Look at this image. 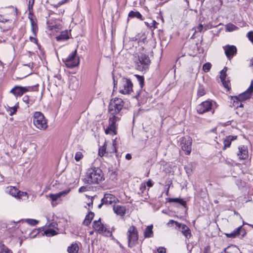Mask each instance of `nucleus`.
<instances>
[{
    "instance_id": "0eeeda50",
    "label": "nucleus",
    "mask_w": 253,
    "mask_h": 253,
    "mask_svg": "<svg viewBox=\"0 0 253 253\" xmlns=\"http://www.w3.org/2000/svg\"><path fill=\"white\" fill-rule=\"evenodd\" d=\"M133 84L131 81L126 78H122L120 85V92L123 94H129L132 91Z\"/></svg>"
},
{
    "instance_id": "69168bd1",
    "label": "nucleus",
    "mask_w": 253,
    "mask_h": 253,
    "mask_svg": "<svg viewBox=\"0 0 253 253\" xmlns=\"http://www.w3.org/2000/svg\"><path fill=\"white\" fill-rule=\"evenodd\" d=\"M105 205V204H102V199H101V203H100L99 205H98V208L99 209H100V208L102 207V205Z\"/></svg>"
},
{
    "instance_id": "c9c22d12",
    "label": "nucleus",
    "mask_w": 253,
    "mask_h": 253,
    "mask_svg": "<svg viewBox=\"0 0 253 253\" xmlns=\"http://www.w3.org/2000/svg\"><path fill=\"white\" fill-rule=\"evenodd\" d=\"M26 221L28 224L32 226H35L39 222L38 220L33 219H27Z\"/></svg>"
},
{
    "instance_id": "f704fd0d",
    "label": "nucleus",
    "mask_w": 253,
    "mask_h": 253,
    "mask_svg": "<svg viewBox=\"0 0 253 253\" xmlns=\"http://www.w3.org/2000/svg\"><path fill=\"white\" fill-rule=\"evenodd\" d=\"M211 64L207 62L204 64L203 66V70L205 72H208L210 71L211 68Z\"/></svg>"
},
{
    "instance_id": "7ed1b4c3",
    "label": "nucleus",
    "mask_w": 253,
    "mask_h": 253,
    "mask_svg": "<svg viewBox=\"0 0 253 253\" xmlns=\"http://www.w3.org/2000/svg\"><path fill=\"white\" fill-rule=\"evenodd\" d=\"M150 62L149 56L142 53L138 54L134 59L135 68L139 71H146L149 68Z\"/></svg>"
},
{
    "instance_id": "a19ab883",
    "label": "nucleus",
    "mask_w": 253,
    "mask_h": 253,
    "mask_svg": "<svg viewBox=\"0 0 253 253\" xmlns=\"http://www.w3.org/2000/svg\"><path fill=\"white\" fill-rule=\"evenodd\" d=\"M233 106H234L235 107H236V106L237 105H239V104L240 102H242V101L241 100H240V98H238V99H236L234 97H233Z\"/></svg>"
},
{
    "instance_id": "09e8293b",
    "label": "nucleus",
    "mask_w": 253,
    "mask_h": 253,
    "mask_svg": "<svg viewBox=\"0 0 253 253\" xmlns=\"http://www.w3.org/2000/svg\"><path fill=\"white\" fill-rule=\"evenodd\" d=\"M204 253H211L210 246H208L204 248Z\"/></svg>"
},
{
    "instance_id": "e2e57ef3",
    "label": "nucleus",
    "mask_w": 253,
    "mask_h": 253,
    "mask_svg": "<svg viewBox=\"0 0 253 253\" xmlns=\"http://www.w3.org/2000/svg\"><path fill=\"white\" fill-rule=\"evenodd\" d=\"M175 222V221L172 220V219H170L169 222L168 223V225H169L170 224H173V223H174Z\"/></svg>"
},
{
    "instance_id": "cd10ccee",
    "label": "nucleus",
    "mask_w": 253,
    "mask_h": 253,
    "mask_svg": "<svg viewBox=\"0 0 253 253\" xmlns=\"http://www.w3.org/2000/svg\"><path fill=\"white\" fill-rule=\"evenodd\" d=\"M168 202L170 203L175 202L179 203V204L183 206L185 208H186V201L183 200L182 199L180 198H169L168 199Z\"/></svg>"
},
{
    "instance_id": "49530a36",
    "label": "nucleus",
    "mask_w": 253,
    "mask_h": 253,
    "mask_svg": "<svg viewBox=\"0 0 253 253\" xmlns=\"http://www.w3.org/2000/svg\"><path fill=\"white\" fill-rule=\"evenodd\" d=\"M146 189V184L145 183H141L140 186V190L142 193H144V190Z\"/></svg>"
},
{
    "instance_id": "2f4dec72",
    "label": "nucleus",
    "mask_w": 253,
    "mask_h": 253,
    "mask_svg": "<svg viewBox=\"0 0 253 253\" xmlns=\"http://www.w3.org/2000/svg\"><path fill=\"white\" fill-rule=\"evenodd\" d=\"M23 101L28 105H32L34 103V100L30 98L28 95H25L23 98Z\"/></svg>"
},
{
    "instance_id": "a18cd8bd",
    "label": "nucleus",
    "mask_w": 253,
    "mask_h": 253,
    "mask_svg": "<svg viewBox=\"0 0 253 253\" xmlns=\"http://www.w3.org/2000/svg\"><path fill=\"white\" fill-rule=\"evenodd\" d=\"M31 0L29 1L28 9L30 11V12H33V6L34 3V0H32V4H30Z\"/></svg>"
},
{
    "instance_id": "3c124183",
    "label": "nucleus",
    "mask_w": 253,
    "mask_h": 253,
    "mask_svg": "<svg viewBox=\"0 0 253 253\" xmlns=\"http://www.w3.org/2000/svg\"><path fill=\"white\" fill-rule=\"evenodd\" d=\"M158 24V23H157L155 20H153L151 24V27H153L154 29H155L157 28V25Z\"/></svg>"
},
{
    "instance_id": "680f3d73",
    "label": "nucleus",
    "mask_w": 253,
    "mask_h": 253,
    "mask_svg": "<svg viewBox=\"0 0 253 253\" xmlns=\"http://www.w3.org/2000/svg\"><path fill=\"white\" fill-rule=\"evenodd\" d=\"M3 245L1 242H0V252L3 250Z\"/></svg>"
},
{
    "instance_id": "aec40b11",
    "label": "nucleus",
    "mask_w": 253,
    "mask_h": 253,
    "mask_svg": "<svg viewBox=\"0 0 253 253\" xmlns=\"http://www.w3.org/2000/svg\"><path fill=\"white\" fill-rule=\"evenodd\" d=\"M237 136L229 135L225 138L223 141L224 149L229 147L232 141L237 139Z\"/></svg>"
},
{
    "instance_id": "f257e3e1",
    "label": "nucleus",
    "mask_w": 253,
    "mask_h": 253,
    "mask_svg": "<svg viewBox=\"0 0 253 253\" xmlns=\"http://www.w3.org/2000/svg\"><path fill=\"white\" fill-rule=\"evenodd\" d=\"M124 106V102L121 98H115L110 101L108 106L109 125L105 129L106 134L113 135L117 134L118 125L116 123L121 120Z\"/></svg>"
},
{
    "instance_id": "39448f33",
    "label": "nucleus",
    "mask_w": 253,
    "mask_h": 253,
    "mask_svg": "<svg viewBox=\"0 0 253 253\" xmlns=\"http://www.w3.org/2000/svg\"><path fill=\"white\" fill-rule=\"evenodd\" d=\"M128 240V246L132 248L137 243L138 239V231L136 228L133 226H131L128 229L126 233Z\"/></svg>"
},
{
    "instance_id": "4d7b16f0",
    "label": "nucleus",
    "mask_w": 253,
    "mask_h": 253,
    "mask_svg": "<svg viewBox=\"0 0 253 253\" xmlns=\"http://www.w3.org/2000/svg\"><path fill=\"white\" fill-rule=\"evenodd\" d=\"M27 195V193L26 192H21L20 194H18L17 197L20 198V197H21L22 196H26Z\"/></svg>"
},
{
    "instance_id": "e433bc0d",
    "label": "nucleus",
    "mask_w": 253,
    "mask_h": 253,
    "mask_svg": "<svg viewBox=\"0 0 253 253\" xmlns=\"http://www.w3.org/2000/svg\"><path fill=\"white\" fill-rule=\"evenodd\" d=\"M204 29L205 31L207 30L206 26L204 27L203 24L200 23L197 27L195 28V32H201L203 29Z\"/></svg>"
},
{
    "instance_id": "20e7f679",
    "label": "nucleus",
    "mask_w": 253,
    "mask_h": 253,
    "mask_svg": "<svg viewBox=\"0 0 253 253\" xmlns=\"http://www.w3.org/2000/svg\"><path fill=\"white\" fill-rule=\"evenodd\" d=\"M33 122L35 126L40 129L44 130L47 127V121L43 115L40 112H35Z\"/></svg>"
},
{
    "instance_id": "bb28decb",
    "label": "nucleus",
    "mask_w": 253,
    "mask_h": 253,
    "mask_svg": "<svg viewBox=\"0 0 253 253\" xmlns=\"http://www.w3.org/2000/svg\"><path fill=\"white\" fill-rule=\"evenodd\" d=\"M128 17L130 18H136L140 20H143L142 15L138 11H130L128 13Z\"/></svg>"
},
{
    "instance_id": "bf43d9fd",
    "label": "nucleus",
    "mask_w": 253,
    "mask_h": 253,
    "mask_svg": "<svg viewBox=\"0 0 253 253\" xmlns=\"http://www.w3.org/2000/svg\"><path fill=\"white\" fill-rule=\"evenodd\" d=\"M131 154H127L126 155V160H129L131 159Z\"/></svg>"
},
{
    "instance_id": "5fc2aeb1",
    "label": "nucleus",
    "mask_w": 253,
    "mask_h": 253,
    "mask_svg": "<svg viewBox=\"0 0 253 253\" xmlns=\"http://www.w3.org/2000/svg\"><path fill=\"white\" fill-rule=\"evenodd\" d=\"M30 40L31 42H33L34 43H37V42H38V40L36 38V37H30Z\"/></svg>"
},
{
    "instance_id": "9b49d317",
    "label": "nucleus",
    "mask_w": 253,
    "mask_h": 253,
    "mask_svg": "<svg viewBox=\"0 0 253 253\" xmlns=\"http://www.w3.org/2000/svg\"><path fill=\"white\" fill-rule=\"evenodd\" d=\"M253 92V81H252L251 84L248 89L245 92L239 94V96H234L236 99L240 98L242 101H245L250 98L252 93Z\"/></svg>"
},
{
    "instance_id": "473e14b6",
    "label": "nucleus",
    "mask_w": 253,
    "mask_h": 253,
    "mask_svg": "<svg viewBox=\"0 0 253 253\" xmlns=\"http://www.w3.org/2000/svg\"><path fill=\"white\" fill-rule=\"evenodd\" d=\"M227 67H225L221 71H220V78L221 80V81H223V80H226V71H227Z\"/></svg>"
},
{
    "instance_id": "5701e85b",
    "label": "nucleus",
    "mask_w": 253,
    "mask_h": 253,
    "mask_svg": "<svg viewBox=\"0 0 253 253\" xmlns=\"http://www.w3.org/2000/svg\"><path fill=\"white\" fill-rule=\"evenodd\" d=\"M153 225H150L146 227L144 232V236L145 238L153 236Z\"/></svg>"
},
{
    "instance_id": "7c9ffc66",
    "label": "nucleus",
    "mask_w": 253,
    "mask_h": 253,
    "mask_svg": "<svg viewBox=\"0 0 253 253\" xmlns=\"http://www.w3.org/2000/svg\"><path fill=\"white\" fill-rule=\"evenodd\" d=\"M135 77L136 78L137 81L139 82L140 87L142 88L144 85V77L138 75H135Z\"/></svg>"
},
{
    "instance_id": "393cba45",
    "label": "nucleus",
    "mask_w": 253,
    "mask_h": 253,
    "mask_svg": "<svg viewBox=\"0 0 253 253\" xmlns=\"http://www.w3.org/2000/svg\"><path fill=\"white\" fill-rule=\"evenodd\" d=\"M29 19L31 22V30L33 33V34L34 37L37 36V33L38 30V28L37 23L34 21L33 17H30L29 16Z\"/></svg>"
},
{
    "instance_id": "2eb2a0df",
    "label": "nucleus",
    "mask_w": 253,
    "mask_h": 253,
    "mask_svg": "<svg viewBox=\"0 0 253 253\" xmlns=\"http://www.w3.org/2000/svg\"><path fill=\"white\" fill-rule=\"evenodd\" d=\"M242 231H243V234L242 235V236L244 237L246 234V232H245V230L243 229L242 225H241L238 227L231 233H225V235L228 238H233L236 237L237 235H239L240 233Z\"/></svg>"
},
{
    "instance_id": "0e129e2a",
    "label": "nucleus",
    "mask_w": 253,
    "mask_h": 253,
    "mask_svg": "<svg viewBox=\"0 0 253 253\" xmlns=\"http://www.w3.org/2000/svg\"><path fill=\"white\" fill-rule=\"evenodd\" d=\"M47 24L48 25V26L49 27L50 30H53V26H50L49 25V21H47Z\"/></svg>"
},
{
    "instance_id": "b1692460",
    "label": "nucleus",
    "mask_w": 253,
    "mask_h": 253,
    "mask_svg": "<svg viewBox=\"0 0 253 253\" xmlns=\"http://www.w3.org/2000/svg\"><path fill=\"white\" fill-rule=\"evenodd\" d=\"M94 216V212L90 211L85 216V219H84V222H83L84 224L86 225V226H88L90 224V223H91V221H92Z\"/></svg>"
},
{
    "instance_id": "4c0bfd02",
    "label": "nucleus",
    "mask_w": 253,
    "mask_h": 253,
    "mask_svg": "<svg viewBox=\"0 0 253 253\" xmlns=\"http://www.w3.org/2000/svg\"><path fill=\"white\" fill-rule=\"evenodd\" d=\"M83 155L81 152H77L75 156V159L76 161L78 162L82 159Z\"/></svg>"
},
{
    "instance_id": "774afa93",
    "label": "nucleus",
    "mask_w": 253,
    "mask_h": 253,
    "mask_svg": "<svg viewBox=\"0 0 253 253\" xmlns=\"http://www.w3.org/2000/svg\"><path fill=\"white\" fill-rule=\"evenodd\" d=\"M238 107H243V104L240 102L239 104V105H237L236 106V108H238Z\"/></svg>"
},
{
    "instance_id": "c03bdc74",
    "label": "nucleus",
    "mask_w": 253,
    "mask_h": 253,
    "mask_svg": "<svg viewBox=\"0 0 253 253\" xmlns=\"http://www.w3.org/2000/svg\"><path fill=\"white\" fill-rule=\"evenodd\" d=\"M10 20L8 19L4 18L3 16L0 15V23H4L5 22H9Z\"/></svg>"
},
{
    "instance_id": "1a4fd4ad",
    "label": "nucleus",
    "mask_w": 253,
    "mask_h": 253,
    "mask_svg": "<svg viewBox=\"0 0 253 253\" xmlns=\"http://www.w3.org/2000/svg\"><path fill=\"white\" fill-rule=\"evenodd\" d=\"M192 138L190 137H182L180 142V147L185 155H189L191 152Z\"/></svg>"
},
{
    "instance_id": "052dcab7",
    "label": "nucleus",
    "mask_w": 253,
    "mask_h": 253,
    "mask_svg": "<svg viewBox=\"0 0 253 253\" xmlns=\"http://www.w3.org/2000/svg\"><path fill=\"white\" fill-rule=\"evenodd\" d=\"M68 1H69V0H62L61 1H60L58 3V4L59 5L63 4L65 3V2H67Z\"/></svg>"
},
{
    "instance_id": "f3484780",
    "label": "nucleus",
    "mask_w": 253,
    "mask_h": 253,
    "mask_svg": "<svg viewBox=\"0 0 253 253\" xmlns=\"http://www.w3.org/2000/svg\"><path fill=\"white\" fill-rule=\"evenodd\" d=\"M70 191V189L65 190L55 194H50L49 197L51 200H52V201H55L61 197L66 196L68 193H69Z\"/></svg>"
},
{
    "instance_id": "f03ea898",
    "label": "nucleus",
    "mask_w": 253,
    "mask_h": 253,
    "mask_svg": "<svg viewBox=\"0 0 253 253\" xmlns=\"http://www.w3.org/2000/svg\"><path fill=\"white\" fill-rule=\"evenodd\" d=\"M105 179L102 170L99 168H92L86 172V181L89 184H98Z\"/></svg>"
},
{
    "instance_id": "423d86ee",
    "label": "nucleus",
    "mask_w": 253,
    "mask_h": 253,
    "mask_svg": "<svg viewBox=\"0 0 253 253\" xmlns=\"http://www.w3.org/2000/svg\"><path fill=\"white\" fill-rule=\"evenodd\" d=\"M77 50L72 52L67 58H63V62L67 68H72L79 64V58L76 57Z\"/></svg>"
},
{
    "instance_id": "4be33fe9",
    "label": "nucleus",
    "mask_w": 253,
    "mask_h": 253,
    "mask_svg": "<svg viewBox=\"0 0 253 253\" xmlns=\"http://www.w3.org/2000/svg\"><path fill=\"white\" fill-rule=\"evenodd\" d=\"M69 39V37L68 34V31L66 30L62 31L60 33V35L56 37V41L58 42L66 41Z\"/></svg>"
},
{
    "instance_id": "f8f14e48",
    "label": "nucleus",
    "mask_w": 253,
    "mask_h": 253,
    "mask_svg": "<svg viewBox=\"0 0 253 253\" xmlns=\"http://www.w3.org/2000/svg\"><path fill=\"white\" fill-rule=\"evenodd\" d=\"M227 58L230 60L237 53V48L235 45H226L223 47Z\"/></svg>"
},
{
    "instance_id": "a878e982",
    "label": "nucleus",
    "mask_w": 253,
    "mask_h": 253,
    "mask_svg": "<svg viewBox=\"0 0 253 253\" xmlns=\"http://www.w3.org/2000/svg\"><path fill=\"white\" fill-rule=\"evenodd\" d=\"M79 247L77 243L72 244L67 248V252L69 253H78Z\"/></svg>"
},
{
    "instance_id": "ddd939ff",
    "label": "nucleus",
    "mask_w": 253,
    "mask_h": 253,
    "mask_svg": "<svg viewBox=\"0 0 253 253\" xmlns=\"http://www.w3.org/2000/svg\"><path fill=\"white\" fill-rule=\"evenodd\" d=\"M102 199V204L105 205H112L118 202V199L113 195L111 194H105Z\"/></svg>"
},
{
    "instance_id": "c85d7f7f",
    "label": "nucleus",
    "mask_w": 253,
    "mask_h": 253,
    "mask_svg": "<svg viewBox=\"0 0 253 253\" xmlns=\"http://www.w3.org/2000/svg\"><path fill=\"white\" fill-rule=\"evenodd\" d=\"M44 234L46 236L50 237V236H52L56 235L57 234V232L55 230H54L53 229L49 228V229H46L44 231Z\"/></svg>"
},
{
    "instance_id": "13d9d810",
    "label": "nucleus",
    "mask_w": 253,
    "mask_h": 253,
    "mask_svg": "<svg viewBox=\"0 0 253 253\" xmlns=\"http://www.w3.org/2000/svg\"><path fill=\"white\" fill-rule=\"evenodd\" d=\"M174 224H175V225L178 227V228H182V225H183V224H181V223H179L177 221H176L175 222Z\"/></svg>"
},
{
    "instance_id": "603ef678",
    "label": "nucleus",
    "mask_w": 253,
    "mask_h": 253,
    "mask_svg": "<svg viewBox=\"0 0 253 253\" xmlns=\"http://www.w3.org/2000/svg\"><path fill=\"white\" fill-rule=\"evenodd\" d=\"M158 253H166V249L164 248H159L157 250Z\"/></svg>"
},
{
    "instance_id": "ea45409f",
    "label": "nucleus",
    "mask_w": 253,
    "mask_h": 253,
    "mask_svg": "<svg viewBox=\"0 0 253 253\" xmlns=\"http://www.w3.org/2000/svg\"><path fill=\"white\" fill-rule=\"evenodd\" d=\"M17 107L14 106V107H11L10 108L9 115L10 116H12L13 114H14L16 113V112L17 111Z\"/></svg>"
},
{
    "instance_id": "338daca9",
    "label": "nucleus",
    "mask_w": 253,
    "mask_h": 253,
    "mask_svg": "<svg viewBox=\"0 0 253 253\" xmlns=\"http://www.w3.org/2000/svg\"><path fill=\"white\" fill-rule=\"evenodd\" d=\"M113 83H114V87L115 88L117 84V82H116L115 80L114 77H113Z\"/></svg>"
},
{
    "instance_id": "6e6d98bb",
    "label": "nucleus",
    "mask_w": 253,
    "mask_h": 253,
    "mask_svg": "<svg viewBox=\"0 0 253 253\" xmlns=\"http://www.w3.org/2000/svg\"><path fill=\"white\" fill-rule=\"evenodd\" d=\"M146 184L147 186H148L149 187H151L153 186V183H152V181L151 179H149L147 182Z\"/></svg>"
},
{
    "instance_id": "4468645a",
    "label": "nucleus",
    "mask_w": 253,
    "mask_h": 253,
    "mask_svg": "<svg viewBox=\"0 0 253 253\" xmlns=\"http://www.w3.org/2000/svg\"><path fill=\"white\" fill-rule=\"evenodd\" d=\"M28 90L29 89L26 87L15 86L11 89L10 92L13 94L15 96H21Z\"/></svg>"
},
{
    "instance_id": "a211bd4d",
    "label": "nucleus",
    "mask_w": 253,
    "mask_h": 253,
    "mask_svg": "<svg viewBox=\"0 0 253 253\" xmlns=\"http://www.w3.org/2000/svg\"><path fill=\"white\" fill-rule=\"evenodd\" d=\"M113 210L117 214L119 215L120 216H124L126 213V209L125 207L123 206L114 205Z\"/></svg>"
},
{
    "instance_id": "9d476101",
    "label": "nucleus",
    "mask_w": 253,
    "mask_h": 253,
    "mask_svg": "<svg viewBox=\"0 0 253 253\" xmlns=\"http://www.w3.org/2000/svg\"><path fill=\"white\" fill-rule=\"evenodd\" d=\"M212 102L207 100L202 102L197 107V111L199 114H202L209 111L212 107Z\"/></svg>"
},
{
    "instance_id": "412c9836",
    "label": "nucleus",
    "mask_w": 253,
    "mask_h": 253,
    "mask_svg": "<svg viewBox=\"0 0 253 253\" xmlns=\"http://www.w3.org/2000/svg\"><path fill=\"white\" fill-rule=\"evenodd\" d=\"M181 232L187 239H189L191 236V230L185 224L182 225Z\"/></svg>"
},
{
    "instance_id": "6ab92c4d",
    "label": "nucleus",
    "mask_w": 253,
    "mask_h": 253,
    "mask_svg": "<svg viewBox=\"0 0 253 253\" xmlns=\"http://www.w3.org/2000/svg\"><path fill=\"white\" fill-rule=\"evenodd\" d=\"M6 192L14 197H17L18 194L21 193L20 191L13 186L7 187L6 189Z\"/></svg>"
},
{
    "instance_id": "79ce46f5",
    "label": "nucleus",
    "mask_w": 253,
    "mask_h": 253,
    "mask_svg": "<svg viewBox=\"0 0 253 253\" xmlns=\"http://www.w3.org/2000/svg\"><path fill=\"white\" fill-rule=\"evenodd\" d=\"M116 139L117 138H115V139L113 140V143H112V150L113 151H114L115 152H117V148H116V145H117V142H116Z\"/></svg>"
},
{
    "instance_id": "58836bf2",
    "label": "nucleus",
    "mask_w": 253,
    "mask_h": 253,
    "mask_svg": "<svg viewBox=\"0 0 253 253\" xmlns=\"http://www.w3.org/2000/svg\"><path fill=\"white\" fill-rule=\"evenodd\" d=\"M205 94V91L204 88L202 86H200L197 91V95L198 97H201L203 96Z\"/></svg>"
},
{
    "instance_id": "864d4df0",
    "label": "nucleus",
    "mask_w": 253,
    "mask_h": 253,
    "mask_svg": "<svg viewBox=\"0 0 253 253\" xmlns=\"http://www.w3.org/2000/svg\"><path fill=\"white\" fill-rule=\"evenodd\" d=\"M86 190V187L85 186H82L79 189V193H82L85 192Z\"/></svg>"
},
{
    "instance_id": "8fccbe9b",
    "label": "nucleus",
    "mask_w": 253,
    "mask_h": 253,
    "mask_svg": "<svg viewBox=\"0 0 253 253\" xmlns=\"http://www.w3.org/2000/svg\"><path fill=\"white\" fill-rule=\"evenodd\" d=\"M10 250L3 245V250L0 253H9Z\"/></svg>"
},
{
    "instance_id": "c756f323",
    "label": "nucleus",
    "mask_w": 253,
    "mask_h": 253,
    "mask_svg": "<svg viewBox=\"0 0 253 253\" xmlns=\"http://www.w3.org/2000/svg\"><path fill=\"white\" fill-rule=\"evenodd\" d=\"M225 28H226V31H228V32H232L233 31H235L238 29V28L236 26H235V25L231 24V23H229V24H227L226 25Z\"/></svg>"
},
{
    "instance_id": "37998d69",
    "label": "nucleus",
    "mask_w": 253,
    "mask_h": 253,
    "mask_svg": "<svg viewBox=\"0 0 253 253\" xmlns=\"http://www.w3.org/2000/svg\"><path fill=\"white\" fill-rule=\"evenodd\" d=\"M249 40L253 43V32L250 31L248 33Z\"/></svg>"
},
{
    "instance_id": "72a5a7b5",
    "label": "nucleus",
    "mask_w": 253,
    "mask_h": 253,
    "mask_svg": "<svg viewBox=\"0 0 253 253\" xmlns=\"http://www.w3.org/2000/svg\"><path fill=\"white\" fill-rule=\"evenodd\" d=\"M106 153V143H105L104 145L99 149L98 154L100 156L102 157L104 155V154Z\"/></svg>"
},
{
    "instance_id": "6e6552de",
    "label": "nucleus",
    "mask_w": 253,
    "mask_h": 253,
    "mask_svg": "<svg viewBox=\"0 0 253 253\" xmlns=\"http://www.w3.org/2000/svg\"><path fill=\"white\" fill-rule=\"evenodd\" d=\"M93 228L100 234L106 236H111L112 233L101 222V219L94 220L92 224Z\"/></svg>"
},
{
    "instance_id": "dca6fc26",
    "label": "nucleus",
    "mask_w": 253,
    "mask_h": 253,
    "mask_svg": "<svg viewBox=\"0 0 253 253\" xmlns=\"http://www.w3.org/2000/svg\"><path fill=\"white\" fill-rule=\"evenodd\" d=\"M239 153L237 154L240 159L246 160L248 158V149L244 146H240L238 148Z\"/></svg>"
},
{
    "instance_id": "de8ad7c7",
    "label": "nucleus",
    "mask_w": 253,
    "mask_h": 253,
    "mask_svg": "<svg viewBox=\"0 0 253 253\" xmlns=\"http://www.w3.org/2000/svg\"><path fill=\"white\" fill-rule=\"evenodd\" d=\"M221 82L224 87L227 88L229 90L230 89V88L229 87L228 83L226 81V80H223V81Z\"/></svg>"
}]
</instances>
